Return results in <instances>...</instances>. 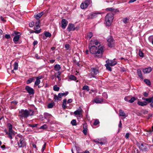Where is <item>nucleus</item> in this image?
<instances>
[{
    "instance_id": "f257e3e1",
    "label": "nucleus",
    "mask_w": 153,
    "mask_h": 153,
    "mask_svg": "<svg viewBox=\"0 0 153 153\" xmlns=\"http://www.w3.org/2000/svg\"><path fill=\"white\" fill-rule=\"evenodd\" d=\"M93 42H91V44H89V48L90 52L92 54H95V56L99 57H101L104 51L105 48L104 46H101L98 48L97 46H94Z\"/></svg>"
},
{
    "instance_id": "f03ea898",
    "label": "nucleus",
    "mask_w": 153,
    "mask_h": 153,
    "mask_svg": "<svg viewBox=\"0 0 153 153\" xmlns=\"http://www.w3.org/2000/svg\"><path fill=\"white\" fill-rule=\"evenodd\" d=\"M34 111L31 109H21L19 111V116L22 118H26L33 115Z\"/></svg>"
},
{
    "instance_id": "7ed1b4c3",
    "label": "nucleus",
    "mask_w": 153,
    "mask_h": 153,
    "mask_svg": "<svg viewBox=\"0 0 153 153\" xmlns=\"http://www.w3.org/2000/svg\"><path fill=\"white\" fill-rule=\"evenodd\" d=\"M114 19V14L111 13H108L107 14L105 18V21L106 25L107 26H110Z\"/></svg>"
},
{
    "instance_id": "20e7f679",
    "label": "nucleus",
    "mask_w": 153,
    "mask_h": 153,
    "mask_svg": "<svg viewBox=\"0 0 153 153\" xmlns=\"http://www.w3.org/2000/svg\"><path fill=\"white\" fill-rule=\"evenodd\" d=\"M137 145L140 151L144 152H146L147 151L148 147V144L144 143H137Z\"/></svg>"
},
{
    "instance_id": "39448f33",
    "label": "nucleus",
    "mask_w": 153,
    "mask_h": 153,
    "mask_svg": "<svg viewBox=\"0 0 153 153\" xmlns=\"http://www.w3.org/2000/svg\"><path fill=\"white\" fill-rule=\"evenodd\" d=\"M107 40L108 42V45L109 47L112 48L115 46L114 40L112 37L110 36L107 38Z\"/></svg>"
},
{
    "instance_id": "423d86ee",
    "label": "nucleus",
    "mask_w": 153,
    "mask_h": 153,
    "mask_svg": "<svg viewBox=\"0 0 153 153\" xmlns=\"http://www.w3.org/2000/svg\"><path fill=\"white\" fill-rule=\"evenodd\" d=\"M17 144L19 148H23L26 146V143L24 138H20Z\"/></svg>"
},
{
    "instance_id": "0eeeda50",
    "label": "nucleus",
    "mask_w": 153,
    "mask_h": 153,
    "mask_svg": "<svg viewBox=\"0 0 153 153\" xmlns=\"http://www.w3.org/2000/svg\"><path fill=\"white\" fill-rule=\"evenodd\" d=\"M90 0H86L84 2H82L80 5V7L82 9H85L88 7L90 2Z\"/></svg>"
},
{
    "instance_id": "6e6552de",
    "label": "nucleus",
    "mask_w": 153,
    "mask_h": 153,
    "mask_svg": "<svg viewBox=\"0 0 153 153\" xmlns=\"http://www.w3.org/2000/svg\"><path fill=\"white\" fill-rule=\"evenodd\" d=\"M99 70L96 68H92L91 70V72L90 74L91 75V77H95L96 78L95 75H97L99 74Z\"/></svg>"
},
{
    "instance_id": "1a4fd4ad",
    "label": "nucleus",
    "mask_w": 153,
    "mask_h": 153,
    "mask_svg": "<svg viewBox=\"0 0 153 153\" xmlns=\"http://www.w3.org/2000/svg\"><path fill=\"white\" fill-rule=\"evenodd\" d=\"M14 33L16 36L13 38V41L15 43L17 42L19 40L20 37V33L17 31H14Z\"/></svg>"
},
{
    "instance_id": "9d476101",
    "label": "nucleus",
    "mask_w": 153,
    "mask_h": 153,
    "mask_svg": "<svg viewBox=\"0 0 153 153\" xmlns=\"http://www.w3.org/2000/svg\"><path fill=\"white\" fill-rule=\"evenodd\" d=\"M100 14L99 13H92L88 16L87 19H92L97 17V15Z\"/></svg>"
},
{
    "instance_id": "9b49d317",
    "label": "nucleus",
    "mask_w": 153,
    "mask_h": 153,
    "mask_svg": "<svg viewBox=\"0 0 153 153\" xmlns=\"http://www.w3.org/2000/svg\"><path fill=\"white\" fill-rule=\"evenodd\" d=\"M25 89L30 95H33L34 93V89L28 86H26Z\"/></svg>"
},
{
    "instance_id": "f8f14e48",
    "label": "nucleus",
    "mask_w": 153,
    "mask_h": 153,
    "mask_svg": "<svg viewBox=\"0 0 153 153\" xmlns=\"http://www.w3.org/2000/svg\"><path fill=\"white\" fill-rule=\"evenodd\" d=\"M92 42H93V43L94 44L93 45H94V46H97V47H98V48L101 46H100V42H99L98 40L95 39L92 40L91 41L89 44H91Z\"/></svg>"
},
{
    "instance_id": "ddd939ff",
    "label": "nucleus",
    "mask_w": 153,
    "mask_h": 153,
    "mask_svg": "<svg viewBox=\"0 0 153 153\" xmlns=\"http://www.w3.org/2000/svg\"><path fill=\"white\" fill-rule=\"evenodd\" d=\"M106 62L108 64L111 66L115 65L117 63V61H115L114 59L113 60H108L106 61Z\"/></svg>"
},
{
    "instance_id": "4468645a",
    "label": "nucleus",
    "mask_w": 153,
    "mask_h": 153,
    "mask_svg": "<svg viewBox=\"0 0 153 153\" xmlns=\"http://www.w3.org/2000/svg\"><path fill=\"white\" fill-rule=\"evenodd\" d=\"M62 97H63V96L61 93H59L58 95H57L56 94H54L53 97L54 101L55 102H58L59 100V98H61Z\"/></svg>"
},
{
    "instance_id": "2eb2a0df",
    "label": "nucleus",
    "mask_w": 153,
    "mask_h": 153,
    "mask_svg": "<svg viewBox=\"0 0 153 153\" xmlns=\"http://www.w3.org/2000/svg\"><path fill=\"white\" fill-rule=\"evenodd\" d=\"M68 30L70 32L71 31H74L75 30V28L74 24H70L67 28Z\"/></svg>"
},
{
    "instance_id": "dca6fc26",
    "label": "nucleus",
    "mask_w": 153,
    "mask_h": 153,
    "mask_svg": "<svg viewBox=\"0 0 153 153\" xmlns=\"http://www.w3.org/2000/svg\"><path fill=\"white\" fill-rule=\"evenodd\" d=\"M68 23V22L65 19H63L62 20V27L65 29Z\"/></svg>"
},
{
    "instance_id": "f3484780",
    "label": "nucleus",
    "mask_w": 153,
    "mask_h": 153,
    "mask_svg": "<svg viewBox=\"0 0 153 153\" xmlns=\"http://www.w3.org/2000/svg\"><path fill=\"white\" fill-rule=\"evenodd\" d=\"M103 100L102 98H97L94 99L93 102L96 103H101L103 102Z\"/></svg>"
},
{
    "instance_id": "a211bd4d",
    "label": "nucleus",
    "mask_w": 153,
    "mask_h": 153,
    "mask_svg": "<svg viewBox=\"0 0 153 153\" xmlns=\"http://www.w3.org/2000/svg\"><path fill=\"white\" fill-rule=\"evenodd\" d=\"M82 111L81 108L79 107L78 110H76L74 112V114L75 115H79L82 114Z\"/></svg>"
},
{
    "instance_id": "6ab92c4d",
    "label": "nucleus",
    "mask_w": 153,
    "mask_h": 153,
    "mask_svg": "<svg viewBox=\"0 0 153 153\" xmlns=\"http://www.w3.org/2000/svg\"><path fill=\"white\" fill-rule=\"evenodd\" d=\"M35 78L36 79V80L35 82L34 85H38L40 83L41 81L40 79L42 78V76H39L38 77H36Z\"/></svg>"
},
{
    "instance_id": "aec40b11",
    "label": "nucleus",
    "mask_w": 153,
    "mask_h": 153,
    "mask_svg": "<svg viewBox=\"0 0 153 153\" xmlns=\"http://www.w3.org/2000/svg\"><path fill=\"white\" fill-rule=\"evenodd\" d=\"M152 71V68L151 67H149L144 69L143 71L145 74H148L150 73Z\"/></svg>"
},
{
    "instance_id": "412c9836",
    "label": "nucleus",
    "mask_w": 153,
    "mask_h": 153,
    "mask_svg": "<svg viewBox=\"0 0 153 153\" xmlns=\"http://www.w3.org/2000/svg\"><path fill=\"white\" fill-rule=\"evenodd\" d=\"M11 105L10 106L11 109H13L16 108V105L18 103L17 101H12L11 102Z\"/></svg>"
},
{
    "instance_id": "4be33fe9",
    "label": "nucleus",
    "mask_w": 153,
    "mask_h": 153,
    "mask_svg": "<svg viewBox=\"0 0 153 153\" xmlns=\"http://www.w3.org/2000/svg\"><path fill=\"white\" fill-rule=\"evenodd\" d=\"M6 133L8 135V137L10 139L12 138V137L14 135V133L13 131H9L8 132H7Z\"/></svg>"
},
{
    "instance_id": "5701e85b",
    "label": "nucleus",
    "mask_w": 153,
    "mask_h": 153,
    "mask_svg": "<svg viewBox=\"0 0 153 153\" xmlns=\"http://www.w3.org/2000/svg\"><path fill=\"white\" fill-rule=\"evenodd\" d=\"M44 14V13L43 12H40L38 14H37L36 15H34L35 18L36 19H39Z\"/></svg>"
},
{
    "instance_id": "b1692460",
    "label": "nucleus",
    "mask_w": 153,
    "mask_h": 153,
    "mask_svg": "<svg viewBox=\"0 0 153 153\" xmlns=\"http://www.w3.org/2000/svg\"><path fill=\"white\" fill-rule=\"evenodd\" d=\"M67 100L66 99H64L63 101L62 107L64 109H65L67 108L66 106Z\"/></svg>"
},
{
    "instance_id": "393cba45",
    "label": "nucleus",
    "mask_w": 153,
    "mask_h": 153,
    "mask_svg": "<svg viewBox=\"0 0 153 153\" xmlns=\"http://www.w3.org/2000/svg\"><path fill=\"white\" fill-rule=\"evenodd\" d=\"M119 114L120 116L126 117V114L124 111L121 109H120L119 111Z\"/></svg>"
},
{
    "instance_id": "a878e982",
    "label": "nucleus",
    "mask_w": 153,
    "mask_h": 153,
    "mask_svg": "<svg viewBox=\"0 0 153 153\" xmlns=\"http://www.w3.org/2000/svg\"><path fill=\"white\" fill-rule=\"evenodd\" d=\"M55 70L56 71H59L61 69L60 65L58 64H56L54 66Z\"/></svg>"
},
{
    "instance_id": "bb28decb",
    "label": "nucleus",
    "mask_w": 153,
    "mask_h": 153,
    "mask_svg": "<svg viewBox=\"0 0 153 153\" xmlns=\"http://www.w3.org/2000/svg\"><path fill=\"white\" fill-rule=\"evenodd\" d=\"M35 77H33L31 78H30L27 81V83L29 84L31 83L33 80H35Z\"/></svg>"
},
{
    "instance_id": "cd10ccee",
    "label": "nucleus",
    "mask_w": 153,
    "mask_h": 153,
    "mask_svg": "<svg viewBox=\"0 0 153 153\" xmlns=\"http://www.w3.org/2000/svg\"><path fill=\"white\" fill-rule=\"evenodd\" d=\"M40 22L39 21L36 22L35 23V26L34 27V29L35 30L38 29L40 27L39 24Z\"/></svg>"
},
{
    "instance_id": "c85d7f7f",
    "label": "nucleus",
    "mask_w": 153,
    "mask_h": 153,
    "mask_svg": "<svg viewBox=\"0 0 153 153\" xmlns=\"http://www.w3.org/2000/svg\"><path fill=\"white\" fill-rule=\"evenodd\" d=\"M137 104L140 105L141 106H144L145 105H147V103L146 102H142L140 101H138L137 102Z\"/></svg>"
},
{
    "instance_id": "c756f323",
    "label": "nucleus",
    "mask_w": 153,
    "mask_h": 153,
    "mask_svg": "<svg viewBox=\"0 0 153 153\" xmlns=\"http://www.w3.org/2000/svg\"><path fill=\"white\" fill-rule=\"evenodd\" d=\"M137 73L139 77L141 79H143V76L141 70L140 69H138L137 70Z\"/></svg>"
},
{
    "instance_id": "7c9ffc66",
    "label": "nucleus",
    "mask_w": 153,
    "mask_h": 153,
    "mask_svg": "<svg viewBox=\"0 0 153 153\" xmlns=\"http://www.w3.org/2000/svg\"><path fill=\"white\" fill-rule=\"evenodd\" d=\"M61 74V72L60 71H58L57 73H55V74L57 76L56 77L58 78L59 80H61V78L60 76Z\"/></svg>"
},
{
    "instance_id": "2f4dec72",
    "label": "nucleus",
    "mask_w": 153,
    "mask_h": 153,
    "mask_svg": "<svg viewBox=\"0 0 153 153\" xmlns=\"http://www.w3.org/2000/svg\"><path fill=\"white\" fill-rule=\"evenodd\" d=\"M69 78L71 80L75 81L76 80V78L74 75H71L69 76Z\"/></svg>"
},
{
    "instance_id": "473e14b6",
    "label": "nucleus",
    "mask_w": 153,
    "mask_h": 153,
    "mask_svg": "<svg viewBox=\"0 0 153 153\" xmlns=\"http://www.w3.org/2000/svg\"><path fill=\"white\" fill-rule=\"evenodd\" d=\"M93 33L91 32H89L87 34V35L86 36V38L87 39H90L93 36Z\"/></svg>"
},
{
    "instance_id": "72a5a7b5",
    "label": "nucleus",
    "mask_w": 153,
    "mask_h": 153,
    "mask_svg": "<svg viewBox=\"0 0 153 153\" xmlns=\"http://www.w3.org/2000/svg\"><path fill=\"white\" fill-rule=\"evenodd\" d=\"M105 66L106 67V69L110 71H111L112 69L110 67V65L106 63L105 65Z\"/></svg>"
},
{
    "instance_id": "f704fd0d",
    "label": "nucleus",
    "mask_w": 153,
    "mask_h": 153,
    "mask_svg": "<svg viewBox=\"0 0 153 153\" xmlns=\"http://www.w3.org/2000/svg\"><path fill=\"white\" fill-rule=\"evenodd\" d=\"M18 63L17 62H15L14 65V70H16L18 69Z\"/></svg>"
},
{
    "instance_id": "c9c22d12",
    "label": "nucleus",
    "mask_w": 153,
    "mask_h": 153,
    "mask_svg": "<svg viewBox=\"0 0 153 153\" xmlns=\"http://www.w3.org/2000/svg\"><path fill=\"white\" fill-rule=\"evenodd\" d=\"M44 118L47 119H48V117L51 116V115L50 114L47 113H45L44 114Z\"/></svg>"
},
{
    "instance_id": "e433bc0d",
    "label": "nucleus",
    "mask_w": 153,
    "mask_h": 153,
    "mask_svg": "<svg viewBox=\"0 0 153 153\" xmlns=\"http://www.w3.org/2000/svg\"><path fill=\"white\" fill-rule=\"evenodd\" d=\"M144 81L148 85H151V83L150 81L148 79H145L144 80Z\"/></svg>"
},
{
    "instance_id": "4c0bfd02",
    "label": "nucleus",
    "mask_w": 153,
    "mask_h": 153,
    "mask_svg": "<svg viewBox=\"0 0 153 153\" xmlns=\"http://www.w3.org/2000/svg\"><path fill=\"white\" fill-rule=\"evenodd\" d=\"M44 34L46 37H50L51 36V34L49 32H45Z\"/></svg>"
},
{
    "instance_id": "58836bf2",
    "label": "nucleus",
    "mask_w": 153,
    "mask_h": 153,
    "mask_svg": "<svg viewBox=\"0 0 153 153\" xmlns=\"http://www.w3.org/2000/svg\"><path fill=\"white\" fill-rule=\"evenodd\" d=\"M82 89L83 90H86L88 91L90 90L89 86L86 85L83 87Z\"/></svg>"
},
{
    "instance_id": "ea45409f",
    "label": "nucleus",
    "mask_w": 153,
    "mask_h": 153,
    "mask_svg": "<svg viewBox=\"0 0 153 153\" xmlns=\"http://www.w3.org/2000/svg\"><path fill=\"white\" fill-rule=\"evenodd\" d=\"M53 89L55 91H58L59 90V88L56 85H55L53 87Z\"/></svg>"
},
{
    "instance_id": "a19ab883",
    "label": "nucleus",
    "mask_w": 153,
    "mask_h": 153,
    "mask_svg": "<svg viewBox=\"0 0 153 153\" xmlns=\"http://www.w3.org/2000/svg\"><path fill=\"white\" fill-rule=\"evenodd\" d=\"M145 100L148 102H151L153 101V97H151L149 98H146Z\"/></svg>"
},
{
    "instance_id": "79ce46f5",
    "label": "nucleus",
    "mask_w": 153,
    "mask_h": 153,
    "mask_svg": "<svg viewBox=\"0 0 153 153\" xmlns=\"http://www.w3.org/2000/svg\"><path fill=\"white\" fill-rule=\"evenodd\" d=\"M54 105V103H49L48 106V107L49 108H52Z\"/></svg>"
},
{
    "instance_id": "37998d69",
    "label": "nucleus",
    "mask_w": 153,
    "mask_h": 153,
    "mask_svg": "<svg viewBox=\"0 0 153 153\" xmlns=\"http://www.w3.org/2000/svg\"><path fill=\"white\" fill-rule=\"evenodd\" d=\"M138 54L140 56L142 57H143L144 56V53L142 52V51H141L140 50H139Z\"/></svg>"
},
{
    "instance_id": "c03bdc74",
    "label": "nucleus",
    "mask_w": 153,
    "mask_h": 153,
    "mask_svg": "<svg viewBox=\"0 0 153 153\" xmlns=\"http://www.w3.org/2000/svg\"><path fill=\"white\" fill-rule=\"evenodd\" d=\"M8 126L9 127V131H13V126L10 123H9L8 124Z\"/></svg>"
},
{
    "instance_id": "a18cd8bd",
    "label": "nucleus",
    "mask_w": 153,
    "mask_h": 153,
    "mask_svg": "<svg viewBox=\"0 0 153 153\" xmlns=\"http://www.w3.org/2000/svg\"><path fill=\"white\" fill-rule=\"evenodd\" d=\"M71 123L73 126H76V121L75 120H73L71 122Z\"/></svg>"
},
{
    "instance_id": "49530a36",
    "label": "nucleus",
    "mask_w": 153,
    "mask_h": 153,
    "mask_svg": "<svg viewBox=\"0 0 153 153\" xmlns=\"http://www.w3.org/2000/svg\"><path fill=\"white\" fill-rule=\"evenodd\" d=\"M99 140H100L99 139H98L94 140V141L97 143H100L102 145L103 144V143L102 142H100Z\"/></svg>"
},
{
    "instance_id": "de8ad7c7",
    "label": "nucleus",
    "mask_w": 153,
    "mask_h": 153,
    "mask_svg": "<svg viewBox=\"0 0 153 153\" xmlns=\"http://www.w3.org/2000/svg\"><path fill=\"white\" fill-rule=\"evenodd\" d=\"M136 100V98L135 97H133L131 98L129 100V102L130 103H131L133 102Z\"/></svg>"
},
{
    "instance_id": "09e8293b",
    "label": "nucleus",
    "mask_w": 153,
    "mask_h": 153,
    "mask_svg": "<svg viewBox=\"0 0 153 153\" xmlns=\"http://www.w3.org/2000/svg\"><path fill=\"white\" fill-rule=\"evenodd\" d=\"M114 10L113 7H110L106 8L105 10L109 11H114Z\"/></svg>"
},
{
    "instance_id": "8fccbe9b",
    "label": "nucleus",
    "mask_w": 153,
    "mask_h": 153,
    "mask_svg": "<svg viewBox=\"0 0 153 153\" xmlns=\"http://www.w3.org/2000/svg\"><path fill=\"white\" fill-rule=\"evenodd\" d=\"M100 122L99 120L97 119H96L95 120V121L93 123V124L95 126H96L98 125Z\"/></svg>"
},
{
    "instance_id": "3c124183",
    "label": "nucleus",
    "mask_w": 153,
    "mask_h": 153,
    "mask_svg": "<svg viewBox=\"0 0 153 153\" xmlns=\"http://www.w3.org/2000/svg\"><path fill=\"white\" fill-rule=\"evenodd\" d=\"M48 127L45 124L42 126H41L40 127V129H45L47 128Z\"/></svg>"
},
{
    "instance_id": "603ef678",
    "label": "nucleus",
    "mask_w": 153,
    "mask_h": 153,
    "mask_svg": "<svg viewBox=\"0 0 153 153\" xmlns=\"http://www.w3.org/2000/svg\"><path fill=\"white\" fill-rule=\"evenodd\" d=\"M122 123H121V121L120 120L119 122V123L118 125V127H119V128H121L122 127Z\"/></svg>"
},
{
    "instance_id": "864d4df0",
    "label": "nucleus",
    "mask_w": 153,
    "mask_h": 153,
    "mask_svg": "<svg viewBox=\"0 0 153 153\" xmlns=\"http://www.w3.org/2000/svg\"><path fill=\"white\" fill-rule=\"evenodd\" d=\"M128 20V19L127 18H126L123 19V21L124 23L126 24Z\"/></svg>"
},
{
    "instance_id": "5fc2aeb1",
    "label": "nucleus",
    "mask_w": 153,
    "mask_h": 153,
    "mask_svg": "<svg viewBox=\"0 0 153 153\" xmlns=\"http://www.w3.org/2000/svg\"><path fill=\"white\" fill-rule=\"evenodd\" d=\"M34 25V23L33 22H31L29 24V26L30 27H32Z\"/></svg>"
},
{
    "instance_id": "6e6d98bb",
    "label": "nucleus",
    "mask_w": 153,
    "mask_h": 153,
    "mask_svg": "<svg viewBox=\"0 0 153 153\" xmlns=\"http://www.w3.org/2000/svg\"><path fill=\"white\" fill-rule=\"evenodd\" d=\"M82 132L85 135H86L87 134V129H84L82 131Z\"/></svg>"
},
{
    "instance_id": "4d7b16f0",
    "label": "nucleus",
    "mask_w": 153,
    "mask_h": 153,
    "mask_svg": "<svg viewBox=\"0 0 153 153\" xmlns=\"http://www.w3.org/2000/svg\"><path fill=\"white\" fill-rule=\"evenodd\" d=\"M37 124H34L33 125H32L31 124H29V127H30L32 128H34L35 127H37Z\"/></svg>"
},
{
    "instance_id": "13d9d810",
    "label": "nucleus",
    "mask_w": 153,
    "mask_h": 153,
    "mask_svg": "<svg viewBox=\"0 0 153 153\" xmlns=\"http://www.w3.org/2000/svg\"><path fill=\"white\" fill-rule=\"evenodd\" d=\"M76 150L77 151V153H78L79 152H81L80 150V148L78 147L75 146Z\"/></svg>"
},
{
    "instance_id": "bf43d9fd",
    "label": "nucleus",
    "mask_w": 153,
    "mask_h": 153,
    "mask_svg": "<svg viewBox=\"0 0 153 153\" xmlns=\"http://www.w3.org/2000/svg\"><path fill=\"white\" fill-rule=\"evenodd\" d=\"M65 48L67 50H68L70 48V45L68 44H66L65 45Z\"/></svg>"
},
{
    "instance_id": "052dcab7",
    "label": "nucleus",
    "mask_w": 153,
    "mask_h": 153,
    "mask_svg": "<svg viewBox=\"0 0 153 153\" xmlns=\"http://www.w3.org/2000/svg\"><path fill=\"white\" fill-rule=\"evenodd\" d=\"M145 131L146 132L149 133V134H151L152 132V131L150 129H149V130L146 129Z\"/></svg>"
},
{
    "instance_id": "680f3d73",
    "label": "nucleus",
    "mask_w": 153,
    "mask_h": 153,
    "mask_svg": "<svg viewBox=\"0 0 153 153\" xmlns=\"http://www.w3.org/2000/svg\"><path fill=\"white\" fill-rule=\"evenodd\" d=\"M68 93V92H66L65 93H61V94H62V96H66L67 95Z\"/></svg>"
},
{
    "instance_id": "e2e57ef3",
    "label": "nucleus",
    "mask_w": 153,
    "mask_h": 153,
    "mask_svg": "<svg viewBox=\"0 0 153 153\" xmlns=\"http://www.w3.org/2000/svg\"><path fill=\"white\" fill-rule=\"evenodd\" d=\"M46 143H45L44 144L43 147L42 149V152H43L45 149V147H46Z\"/></svg>"
},
{
    "instance_id": "0e129e2a",
    "label": "nucleus",
    "mask_w": 153,
    "mask_h": 153,
    "mask_svg": "<svg viewBox=\"0 0 153 153\" xmlns=\"http://www.w3.org/2000/svg\"><path fill=\"white\" fill-rule=\"evenodd\" d=\"M103 96L105 98H108V95L107 94L105 93H104L103 94Z\"/></svg>"
},
{
    "instance_id": "69168bd1",
    "label": "nucleus",
    "mask_w": 153,
    "mask_h": 153,
    "mask_svg": "<svg viewBox=\"0 0 153 153\" xmlns=\"http://www.w3.org/2000/svg\"><path fill=\"white\" fill-rule=\"evenodd\" d=\"M5 37L7 39H9L10 38V35L9 34H6L5 36Z\"/></svg>"
},
{
    "instance_id": "338daca9",
    "label": "nucleus",
    "mask_w": 153,
    "mask_h": 153,
    "mask_svg": "<svg viewBox=\"0 0 153 153\" xmlns=\"http://www.w3.org/2000/svg\"><path fill=\"white\" fill-rule=\"evenodd\" d=\"M129 137V133H127L126 134V135L125 136V137L126 138V139H128V138Z\"/></svg>"
},
{
    "instance_id": "774afa93",
    "label": "nucleus",
    "mask_w": 153,
    "mask_h": 153,
    "mask_svg": "<svg viewBox=\"0 0 153 153\" xmlns=\"http://www.w3.org/2000/svg\"><path fill=\"white\" fill-rule=\"evenodd\" d=\"M78 153H89V152L88 151L86 150L85 152H79Z\"/></svg>"
}]
</instances>
